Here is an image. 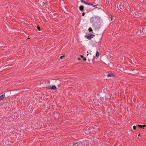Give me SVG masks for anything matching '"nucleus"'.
<instances>
[{"instance_id":"f257e3e1","label":"nucleus","mask_w":146,"mask_h":146,"mask_svg":"<svg viewBox=\"0 0 146 146\" xmlns=\"http://www.w3.org/2000/svg\"><path fill=\"white\" fill-rule=\"evenodd\" d=\"M129 6L127 3H121L119 5H117V9H119L120 11H122L123 9H126L127 11L129 10Z\"/></svg>"},{"instance_id":"f03ea898","label":"nucleus","mask_w":146,"mask_h":146,"mask_svg":"<svg viewBox=\"0 0 146 146\" xmlns=\"http://www.w3.org/2000/svg\"><path fill=\"white\" fill-rule=\"evenodd\" d=\"M101 20L100 19L96 16L92 17L90 19V22L94 24L97 22L100 21Z\"/></svg>"},{"instance_id":"7ed1b4c3","label":"nucleus","mask_w":146,"mask_h":146,"mask_svg":"<svg viewBox=\"0 0 146 146\" xmlns=\"http://www.w3.org/2000/svg\"><path fill=\"white\" fill-rule=\"evenodd\" d=\"M102 23V21L101 20L100 21H98L94 24H92V26L96 29H98L100 28Z\"/></svg>"},{"instance_id":"20e7f679","label":"nucleus","mask_w":146,"mask_h":146,"mask_svg":"<svg viewBox=\"0 0 146 146\" xmlns=\"http://www.w3.org/2000/svg\"><path fill=\"white\" fill-rule=\"evenodd\" d=\"M94 36V35L91 34H88L86 36V38L88 39H90L91 38H93Z\"/></svg>"},{"instance_id":"39448f33","label":"nucleus","mask_w":146,"mask_h":146,"mask_svg":"<svg viewBox=\"0 0 146 146\" xmlns=\"http://www.w3.org/2000/svg\"><path fill=\"white\" fill-rule=\"evenodd\" d=\"M82 143H83V142L82 143L80 142L76 143V144H77V146H82Z\"/></svg>"},{"instance_id":"423d86ee","label":"nucleus","mask_w":146,"mask_h":146,"mask_svg":"<svg viewBox=\"0 0 146 146\" xmlns=\"http://www.w3.org/2000/svg\"><path fill=\"white\" fill-rule=\"evenodd\" d=\"M79 9L81 11H83L84 9V7L82 5H81L79 7Z\"/></svg>"},{"instance_id":"0eeeda50","label":"nucleus","mask_w":146,"mask_h":146,"mask_svg":"<svg viewBox=\"0 0 146 146\" xmlns=\"http://www.w3.org/2000/svg\"><path fill=\"white\" fill-rule=\"evenodd\" d=\"M94 101L95 104L99 105V104L98 103L99 102H98V100L96 98H94Z\"/></svg>"},{"instance_id":"6e6552de","label":"nucleus","mask_w":146,"mask_h":146,"mask_svg":"<svg viewBox=\"0 0 146 146\" xmlns=\"http://www.w3.org/2000/svg\"><path fill=\"white\" fill-rule=\"evenodd\" d=\"M5 94H3L0 96V100H1L3 99L5 96Z\"/></svg>"},{"instance_id":"1a4fd4ad","label":"nucleus","mask_w":146,"mask_h":146,"mask_svg":"<svg viewBox=\"0 0 146 146\" xmlns=\"http://www.w3.org/2000/svg\"><path fill=\"white\" fill-rule=\"evenodd\" d=\"M137 125L138 126H139L140 128H142V127L146 126V125Z\"/></svg>"},{"instance_id":"9d476101","label":"nucleus","mask_w":146,"mask_h":146,"mask_svg":"<svg viewBox=\"0 0 146 146\" xmlns=\"http://www.w3.org/2000/svg\"><path fill=\"white\" fill-rule=\"evenodd\" d=\"M51 89L54 90H55L56 89V88L55 86H53L51 88Z\"/></svg>"},{"instance_id":"9b49d317","label":"nucleus","mask_w":146,"mask_h":146,"mask_svg":"<svg viewBox=\"0 0 146 146\" xmlns=\"http://www.w3.org/2000/svg\"><path fill=\"white\" fill-rule=\"evenodd\" d=\"M133 16L135 17H137L139 16V15L137 14H136L135 13V14H133Z\"/></svg>"},{"instance_id":"f8f14e48","label":"nucleus","mask_w":146,"mask_h":146,"mask_svg":"<svg viewBox=\"0 0 146 146\" xmlns=\"http://www.w3.org/2000/svg\"><path fill=\"white\" fill-rule=\"evenodd\" d=\"M145 31H146V28H144L143 29V32L144 33H146V32H145Z\"/></svg>"},{"instance_id":"ddd939ff","label":"nucleus","mask_w":146,"mask_h":146,"mask_svg":"<svg viewBox=\"0 0 146 146\" xmlns=\"http://www.w3.org/2000/svg\"><path fill=\"white\" fill-rule=\"evenodd\" d=\"M40 5H43L44 4H45V3H44V2H41L40 3H39Z\"/></svg>"},{"instance_id":"4468645a","label":"nucleus","mask_w":146,"mask_h":146,"mask_svg":"<svg viewBox=\"0 0 146 146\" xmlns=\"http://www.w3.org/2000/svg\"><path fill=\"white\" fill-rule=\"evenodd\" d=\"M99 55V53L98 52H97L96 54V56L97 57H98Z\"/></svg>"},{"instance_id":"2eb2a0df","label":"nucleus","mask_w":146,"mask_h":146,"mask_svg":"<svg viewBox=\"0 0 146 146\" xmlns=\"http://www.w3.org/2000/svg\"><path fill=\"white\" fill-rule=\"evenodd\" d=\"M65 56L63 55V56H61V57H60V58H59V59H62L63 58H65Z\"/></svg>"},{"instance_id":"dca6fc26","label":"nucleus","mask_w":146,"mask_h":146,"mask_svg":"<svg viewBox=\"0 0 146 146\" xmlns=\"http://www.w3.org/2000/svg\"><path fill=\"white\" fill-rule=\"evenodd\" d=\"M88 30L90 32L92 31V30L91 28H89L88 29Z\"/></svg>"},{"instance_id":"f3484780","label":"nucleus","mask_w":146,"mask_h":146,"mask_svg":"<svg viewBox=\"0 0 146 146\" xmlns=\"http://www.w3.org/2000/svg\"><path fill=\"white\" fill-rule=\"evenodd\" d=\"M112 74H108L107 76L108 77H110V76H112Z\"/></svg>"},{"instance_id":"a211bd4d","label":"nucleus","mask_w":146,"mask_h":146,"mask_svg":"<svg viewBox=\"0 0 146 146\" xmlns=\"http://www.w3.org/2000/svg\"><path fill=\"white\" fill-rule=\"evenodd\" d=\"M37 28L38 29V30L39 31H40V27H37Z\"/></svg>"},{"instance_id":"6ab92c4d","label":"nucleus","mask_w":146,"mask_h":146,"mask_svg":"<svg viewBox=\"0 0 146 146\" xmlns=\"http://www.w3.org/2000/svg\"><path fill=\"white\" fill-rule=\"evenodd\" d=\"M92 6H93L94 7H97V5H93L92 4Z\"/></svg>"},{"instance_id":"aec40b11","label":"nucleus","mask_w":146,"mask_h":146,"mask_svg":"<svg viewBox=\"0 0 146 146\" xmlns=\"http://www.w3.org/2000/svg\"><path fill=\"white\" fill-rule=\"evenodd\" d=\"M83 60L84 61H86V59L85 58V57H84L83 58Z\"/></svg>"},{"instance_id":"412c9836","label":"nucleus","mask_w":146,"mask_h":146,"mask_svg":"<svg viewBox=\"0 0 146 146\" xmlns=\"http://www.w3.org/2000/svg\"><path fill=\"white\" fill-rule=\"evenodd\" d=\"M84 3L85 4H87L88 5V3L87 2H86V1H84Z\"/></svg>"},{"instance_id":"4be33fe9","label":"nucleus","mask_w":146,"mask_h":146,"mask_svg":"<svg viewBox=\"0 0 146 146\" xmlns=\"http://www.w3.org/2000/svg\"><path fill=\"white\" fill-rule=\"evenodd\" d=\"M133 128L134 129V130H135V129H136V127L135 126H133Z\"/></svg>"},{"instance_id":"5701e85b","label":"nucleus","mask_w":146,"mask_h":146,"mask_svg":"<svg viewBox=\"0 0 146 146\" xmlns=\"http://www.w3.org/2000/svg\"><path fill=\"white\" fill-rule=\"evenodd\" d=\"M88 5H92V4L90 3H88Z\"/></svg>"},{"instance_id":"b1692460","label":"nucleus","mask_w":146,"mask_h":146,"mask_svg":"<svg viewBox=\"0 0 146 146\" xmlns=\"http://www.w3.org/2000/svg\"><path fill=\"white\" fill-rule=\"evenodd\" d=\"M80 0L81 2L84 3V1L83 0Z\"/></svg>"},{"instance_id":"393cba45","label":"nucleus","mask_w":146,"mask_h":146,"mask_svg":"<svg viewBox=\"0 0 146 146\" xmlns=\"http://www.w3.org/2000/svg\"><path fill=\"white\" fill-rule=\"evenodd\" d=\"M82 15L83 16H84V15H85V13H84V12L83 13H82Z\"/></svg>"},{"instance_id":"a878e982","label":"nucleus","mask_w":146,"mask_h":146,"mask_svg":"<svg viewBox=\"0 0 146 146\" xmlns=\"http://www.w3.org/2000/svg\"><path fill=\"white\" fill-rule=\"evenodd\" d=\"M80 57H81L82 58H84L83 56L82 55H80Z\"/></svg>"},{"instance_id":"bb28decb","label":"nucleus","mask_w":146,"mask_h":146,"mask_svg":"<svg viewBox=\"0 0 146 146\" xmlns=\"http://www.w3.org/2000/svg\"><path fill=\"white\" fill-rule=\"evenodd\" d=\"M78 60H81V59L80 58H78Z\"/></svg>"},{"instance_id":"cd10ccee","label":"nucleus","mask_w":146,"mask_h":146,"mask_svg":"<svg viewBox=\"0 0 146 146\" xmlns=\"http://www.w3.org/2000/svg\"><path fill=\"white\" fill-rule=\"evenodd\" d=\"M109 17H110V18H111V17H112V16H109Z\"/></svg>"},{"instance_id":"c85d7f7f","label":"nucleus","mask_w":146,"mask_h":146,"mask_svg":"<svg viewBox=\"0 0 146 146\" xmlns=\"http://www.w3.org/2000/svg\"><path fill=\"white\" fill-rule=\"evenodd\" d=\"M29 38H30V37H29V36H28V39H29Z\"/></svg>"},{"instance_id":"c756f323","label":"nucleus","mask_w":146,"mask_h":146,"mask_svg":"<svg viewBox=\"0 0 146 146\" xmlns=\"http://www.w3.org/2000/svg\"><path fill=\"white\" fill-rule=\"evenodd\" d=\"M112 20H113L112 19V18H111V21H112Z\"/></svg>"},{"instance_id":"7c9ffc66","label":"nucleus","mask_w":146,"mask_h":146,"mask_svg":"<svg viewBox=\"0 0 146 146\" xmlns=\"http://www.w3.org/2000/svg\"><path fill=\"white\" fill-rule=\"evenodd\" d=\"M140 134H139L138 135V136L139 137L140 136Z\"/></svg>"},{"instance_id":"2f4dec72","label":"nucleus","mask_w":146,"mask_h":146,"mask_svg":"<svg viewBox=\"0 0 146 146\" xmlns=\"http://www.w3.org/2000/svg\"><path fill=\"white\" fill-rule=\"evenodd\" d=\"M88 55H89V54H87V56H88Z\"/></svg>"},{"instance_id":"473e14b6","label":"nucleus","mask_w":146,"mask_h":146,"mask_svg":"<svg viewBox=\"0 0 146 146\" xmlns=\"http://www.w3.org/2000/svg\"><path fill=\"white\" fill-rule=\"evenodd\" d=\"M96 51H98V50H98V49H97V48H96Z\"/></svg>"},{"instance_id":"72a5a7b5","label":"nucleus","mask_w":146,"mask_h":146,"mask_svg":"<svg viewBox=\"0 0 146 146\" xmlns=\"http://www.w3.org/2000/svg\"><path fill=\"white\" fill-rule=\"evenodd\" d=\"M87 53H88V51H87Z\"/></svg>"}]
</instances>
